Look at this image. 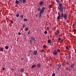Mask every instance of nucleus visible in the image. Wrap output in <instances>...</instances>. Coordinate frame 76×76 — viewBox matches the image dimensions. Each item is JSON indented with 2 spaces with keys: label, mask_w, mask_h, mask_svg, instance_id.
Instances as JSON below:
<instances>
[{
  "label": "nucleus",
  "mask_w": 76,
  "mask_h": 76,
  "mask_svg": "<svg viewBox=\"0 0 76 76\" xmlns=\"http://www.w3.org/2000/svg\"><path fill=\"white\" fill-rule=\"evenodd\" d=\"M61 19H63L64 18V19L66 20L67 19V14L65 13L64 14L63 13H61L60 15Z\"/></svg>",
  "instance_id": "obj_1"
},
{
  "label": "nucleus",
  "mask_w": 76,
  "mask_h": 76,
  "mask_svg": "<svg viewBox=\"0 0 76 76\" xmlns=\"http://www.w3.org/2000/svg\"><path fill=\"white\" fill-rule=\"evenodd\" d=\"M61 51V50H60V49H57V50H55L53 51V55H57V54H58V53H60Z\"/></svg>",
  "instance_id": "obj_2"
},
{
  "label": "nucleus",
  "mask_w": 76,
  "mask_h": 76,
  "mask_svg": "<svg viewBox=\"0 0 76 76\" xmlns=\"http://www.w3.org/2000/svg\"><path fill=\"white\" fill-rule=\"evenodd\" d=\"M58 9L59 10L60 12L61 13L63 12V7H59L58 6Z\"/></svg>",
  "instance_id": "obj_3"
},
{
  "label": "nucleus",
  "mask_w": 76,
  "mask_h": 76,
  "mask_svg": "<svg viewBox=\"0 0 76 76\" xmlns=\"http://www.w3.org/2000/svg\"><path fill=\"white\" fill-rule=\"evenodd\" d=\"M44 12V10L43 9H42L41 11H40L39 18H41V17L42 16V13H43Z\"/></svg>",
  "instance_id": "obj_4"
},
{
  "label": "nucleus",
  "mask_w": 76,
  "mask_h": 76,
  "mask_svg": "<svg viewBox=\"0 0 76 76\" xmlns=\"http://www.w3.org/2000/svg\"><path fill=\"white\" fill-rule=\"evenodd\" d=\"M43 10L44 12V10H45V7H42V9L41 10V8H38V11H41L42 10V9Z\"/></svg>",
  "instance_id": "obj_5"
},
{
  "label": "nucleus",
  "mask_w": 76,
  "mask_h": 76,
  "mask_svg": "<svg viewBox=\"0 0 76 76\" xmlns=\"http://www.w3.org/2000/svg\"><path fill=\"white\" fill-rule=\"evenodd\" d=\"M33 54L34 56H36L37 54V53H38V51H37V50H34L33 51Z\"/></svg>",
  "instance_id": "obj_6"
},
{
  "label": "nucleus",
  "mask_w": 76,
  "mask_h": 76,
  "mask_svg": "<svg viewBox=\"0 0 76 76\" xmlns=\"http://www.w3.org/2000/svg\"><path fill=\"white\" fill-rule=\"evenodd\" d=\"M74 66H75V64L74 63H73L71 64L70 67L71 69H73V68L75 67H74Z\"/></svg>",
  "instance_id": "obj_7"
},
{
  "label": "nucleus",
  "mask_w": 76,
  "mask_h": 76,
  "mask_svg": "<svg viewBox=\"0 0 76 76\" xmlns=\"http://www.w3.org/2000/svg\"><path fill=\"white\" fill-rule=\"evenodd\" d=\"M15 3L16 4L20 5V3L19 2V1H18V0H16L15 1Z\"/></svg>",
  "instance_id": "obj_8"
},
{
  "label": "nucleus",
  "mask_w": 76,
  "mask_h": 76,
  "mask_svg": "<svg viewBox=\"0 0 76 76\" xmlns=\"http://www.w3.org/2000/svg\"><path fill=\"white\" fill-rule=\"evenodd\" d=\"M59 7H63V4H62L61 3H60L59 4V6H58Z\"/></svg>",
  "instance_id": "obj_9"
},
{
  "label": "nucleus",
  "mask_w": 76,
  "mask_h": 76,
  "mask_svg": "<svg viewBox=\"0 0 76 76\" xmlns=\"http://www.w3.org/2000/svg\"><path fill=\"white\" fill-rule=\"evenodd\" d=\"M37 67H38V68H39L41 67V64L38 63L37 64Z\"/></svg>",
  "instance_id": "obj_10"
},
{
  "label": "nucleus",
  "mask_w": 76,
  "mask_h": 76,
  "mask_svg": "<svg viewBox=\"0 0 76 76\" xmlns=\"http://www.w3.org/2000/svg\"><path fill=\"white\" fill-rule=\"evenodd\" d=\"M37 65L35 64L31 66V69H34V67H36Z\"/></svg>",
  "instance_id": "obj_11"
},
{
  "label": "nucleus",
  "mask_w": 76,
  "mask_h": 76,
  "mask_svg": "<svg viewBox=\"0 0 76 76\" xmlns=\"http://www.w3.org/2000/svg\"><path fill=\"white\" fill-rule=\"evenodd\" d=\"M20 72H24V69L23 68H21L20 70Z\"/></svg>",
  "instance_id": "obj_12"
},
{
  "label": "nucleus",
  "mask_w": 76,
  "mask_h": 76,
  "mask_svg": "<svg viewBox=\"0 0 76 76\" xmlns=\"http://www.w3.org/2000/svg\"><path fill=\"white\" fill-rule=\"evenodd\" d=\"M60 18H61L60 15H58L57 17V19H58V20H59V19H60Z\"/></svg>",
  "instance_id": "obj_13"
},
{
  "label": "nucleus",
  "mask_w": 76,
  "mask_h": 76,
  "mask_svg": "<svg viewBox=\"0 0 76 76\" xmlns=\"http://www.w3.org/2000/svg\"><path fill=\"white\" fill-rule=\"evenodd\" d=\"M4 49V48H1V47L0 48V50L1 51H2V52L3 51V50L2 51V50H3Z\"/></svg>",
  "instance_id": "obj_14"
},
{
  "label": "nucleus",
  "mask_w": 76,
  "mask_h": 76,
  "mask_svg": "<svg viewBox=\"0 0 76 76\" xmlns=\"http://www.w3.org/2000/svg\"><path fill=\"white\" fill-rule=\"evenodd\" d=\"M48 42L49 43V44H51V39H49L48 40Z\"/></svg>",
  "instance_id": "obj_15"
},
{
  "label": "nucleus",
  "mask_w": 76,
  "mask_h": 76,
  "mask_svg": "<svg viewBox=\"0 0 76 76\" xmlns=\"http://www.w3.org/2000/svg\"><path fill=\"white\" fill-rule=\"evenodd\" d=\"M5 48L6 50H8V49H9V46H6L5 47Z\"/></svg>",
  "instance_id": "obj_16"
},
{
  "label": "nucleus",
  "mask_w": 76,
  "mask_h": 76,
  "mask_svg": "<svg viewBox=\"0 0 76 76\" xmlns=\"http://www.w3.org/2000/svg\"><path fill=\"white\" fill-rule=\"evenodd\" d=\"M42 4H43V2L42 1L40 2V3H39V5H42Z\"/></svg>",
  "instance_id": "obj_17"
},
{
  "label": "nucleus",
  "mask_w": 76,
  "mask_h": 76,
  "mask_svg": "<svg viewBox=\"0 0 76 76\" xmlns=\"http://www.w3.org/2000/svg\"><path fill=\"white\" fill-rule=\"evenodd\" d=\"M23 0H19V2L20 4V3H22Z\"/></svg>",
  "instance_id": "obj_18"
},
{
  "label": "nucleus",
  "mask_w": 76,
  "mask_h": 76,
  "mask_svg": "<svg viewBox=\"0 0 76 76\" xmlns=\"http://www.w3.org/2000/svg\"><path fill=\"white\" fill-rule=\"evenodd\" d=\"M16 16L17 18H18V17H19V13H18L16 15Z\"/></svg>",
  "instance_id": "obj_19"
},
{
  "label": "nucleus",
  "mask_w": 76,
  "mask_h": 76,
  "mask_svg": "<svg viewBox=\"0 0 76 76\" xmlns=\"http://www.w3.org/2000/svg\"><path fill=\"white\" fill-rule=\"evenodd\" d=\"M49 7L50 8V9H51V8H52V7H53V5H52L51 4L49 5Z\"/></svg>",
  "instance_id": "obj_20"
},
{
  "label": "nucleus",
  "mask_w": 76,
  "mask_h": 76,
  "mask_svg": "<svg viewBox=\"0 0 76 76\" xmlns=\"http://www.w3.org/2000/svg\"><path fill=\"white\" fill-rule=\"evenodd\" d=\"M23 20L25 22H27V20H28V19H27L24 18V19Z\"/></svg>",
  "instance_id": "obj_21"
},
{
  "label": "nucleus",
  "mask_w": 76,
  "mask_h": 76,
  "mask_svg": "<svg viewBox=\"0 0 76 76\" xmlns=\"http://www.w3.org/2000/svg\"><path fill=\"white\" fill-rule=\"evenodd\" d=\"M58 67H61V64H58Z\"/></svg>",
  "instance_id": "obj_22"
},
{
  "label": "nucleus",
  "mask_w": 76,
  "mask_h": 76,
  "mask_svg": "<svg viewBox=\"0 0 76 76\" xmlns=\"http://www.w3.org/2000/svg\"><path fill=\"white\" fill-rule=\"evenodd\" d=\"M25 30L26 31H28V27H26L25 28Z\"/></svg>",
  "instance_id": "obj_23"
},
{
  "label": "nucleus",
  "mask_w": 76,
  "mask_h": 76,
  "mask_svg": "<svg viewBox=\"0 0 76 76\" xmlns=\"http://www.w3.org/2000/svg\"><path fill=\"white\" fill-rule=\"evenodd\" d=\"M22 3H26V0H23Z\"/></svg>",
  "instance_id": "obj_24"
},
{
  "label": "nucleus",
  "mask_w": 76,
  "mask_h": 76,
  "mask_svg": "<svg viewBox=\"0 0 76 76\" xmlns=\"http://www.w3.org/2000/svg\"><path fill=\"white\" fill-rule=\"evenodd\" d=\"M27 56H30V53H27Z\"/></svg>",
  "instance_id": "obj_25"
},
{
  "label": "nucleus",
  "mask_w": 76,
  "mask_h": 76,
  "mask_svg": "<svg viewBox=\"0 0 76 76\" xmlns=\"http://www.w3.org/2000/svg\"><path fill=\"white\" fill-rule=\"evenodd\" d=\"M72 70V68H69L68 70L69 72H71V71Z\"/></svg>",
  "instance_id": "obj_26"
},
{
  "label": "nucleus",
  "mask_w": 76,
  "mask_h": 76,
  "mask_svg": "<svg viewBox=\"0 0 76 76\" xmlns=\"http://www.w3.org/2000/svg\"><path fill=\"white\" fill-rule=\"evenodd\" d=\"M25 26H26L25 25V24H23V25L22 26V27L23 28H24L25 27Z\"/></svg>",
  "instance_id": "obj_27"
},
{
  "label": "nucleus",
  "mask_w": 76,
  "mask_h": 76,
  "mask_svg": "<svg viewBox=\"0 0 76 76\" xmlns=\"http://www.w3.org/2000/svg\"><path fill=\"white\" fill-rule=\"evenodd\" d=\"M10 23H14V22H13V20H11L10 21Z\"/></svg>",
  "instance_id": "obj_28"
},
{
  "label": "nucleus",
  "mask_w": 76,
  "mask_h": 76,
  "mask_svg": "<svg viewBox=\"0 0 76 76\" xmlns=\"http://www.w3.org/2000/svg\"><path fill=\"white\" fill-rule=\"evenodd\" d=\"M11 71H12V72H13V71H14V69H13V68H11Z\"/></svg>",
  "instance_id": "obj_29"
},
{
  "label": "nucleus",
  "mask_w": 76,
  "mask_h": 76,
  "mask_svg": "<svg viewBox=\"0 0 76 76\" xmlns=\"http://www.w3.org/2000/svg\"><path fill=\"white\" fill-rule=\"evenodd\" d=\"M20 17V18H21L22 19H23V15H21Z\"/></svg>",
  "instance_id": "obj_30"
},
{
  "label": "nucleus",
  "mask_w": 76,
  "mask_h": 76,
  "mask_svg": "<svg viewBox=\"0 0 76 76\" xmlns=\"http://www.w3.org/2000/svg\"><path fill=\"white\" fill-rule=\"evenodd\" d=\"M43 47V48H46V46L45 45H44Z\"/></svg>",
  "instance_id": "obj_31"
},
{
  "label": "nucleus",
  "mask_w": 76,
  "mask_h": 76,
  "mask_svg": "<svg viewBox=\"0 0 76 76\" xmlns=\"http://www.w3.org/2000/svg\"><path fill=\"white\" fill-rule=\"evenodd\" d=\"M66 50H69V47L67 46L66 47Z\"/></svg>",
  "instance_id": "obj_32"
},
{
  "label": "nucleus",
  "mask_w": 76,
  "mask_h": 76,
  "mask_svg": "<svg viewBox=\"0 0 76 76\" xmlns=\"http://www.w3.org/2000/svg\"><path fill=\"white\" fill-rule=\"evenodd\" d=\"M44 33L45 34H47V31H44Z\"/></svg>",
  "instance_id": "obj_33"
},
{
  "label": "nucleus",
  "mask_w": 76,
  "mask_h": 76,
  "mask_svg": "<svg viewBox=\"0 0 76 76\" xmlns=\"http://www.w3.org/2000/svg\"><path fill=\"white\" fill-rule=\"evenodd\" d=\"M52 76H56V74L54 73L52 74Z\"/></svg>",
  "instance_id": "obj_34"
},
{
  "label": "nucleus",
  "mask_w": 76,
  "mask_h": 76,
  "mask_svg": "<svg viewBox=\"0 0 76 76\" xmlns=\"http://www.w3.org/2000/svg\"><path fill=\"white\" fill-rule=\"evenodd\" d=\"M57 34H60V31H57Z\"/></svg>",
  "instance_id": "obj_35"
},
{
  "label": "nucleus",
  "mask_w": 76,
  "mask_h": 76,
  "mask_svg": "<svg viewBox=\"0 0 76 76\" xmlns=\"http://www.w3.org/2000/svg\"><path fill=\"white\" fill-rule=\"evenodd\" d=\"M66 64H67V65H68V64H69V62L66 61Z\"/></svg>",
  "instance_id": "obj_36"
},
{
  "label": "nucleus",
  "mask_w": 76,
  "mask_h": 76,
  "mask_svg": "<svg viewBox=\"0 0 76 76\" xmlns=\"http://www.w3.org/2000/svg\"><path fill=\"white\" fill-rule=\"evenodd\" d=\"M28 35H30V34H31V31H28Z\"/></svg>",
  "instance_id": "obj_37"
},
{
  "label": "nucleus",
  "mask_w": 76,
  "mask_h": 76,
  "mask_svg": "<svg viewBox=\"0 0 76 76\" xmlns=\"http://www.w3.org/2000/svg\"><path fill=\"white\" fill-rule=\"evenodd\" d=\"M38 15H38V14H36V17H38Z\"/></svg>",
  "instance_id": "obj_38"
},
{
  "label": "nucleus",
  "mask_w": 76,
  "mask_h": 76,
  "mask_svg": "<svg viewBox=\"0 0 76 76\" xmlns=\"http://www.w3.org/2000/svg\"><path fill=\"white\" fill-rule=\"evenodd\" d=\"M31 40H32V41H34V38L31 37Z\"/></svg>",
  "instance_id": "obj_39"
},
{
  "label": "nucleus",
  "mask_w": 76,
  "mask_h": 76,
  "mask_svg": "<svg viewBox=\"0 0 76 76\" xmlns=\"http://www.w3.org/2000/svg\"><path fill=\"white\" fill-rule=\"evenodd\" d=\"M18 72L19 73H20V72H19V69H18Z\"/></svg>",
  "instance_id": "obj_40"
},
{
  "label": "nucleus",
  "mask_w": 76,
  "mask_h": 76,
  "mask_svg": "<svg viewBox=\"0 0 76 76\" xmlns=\"http://www.w3.org/2000/svg\"><path fill=\"white\" fill-rule=\"evenodd\" d=\"M58 40L59 41H61V38H60V37H59L58 38Z\"/></svg>",
  "instance_id": "obj_41"
},
{
  "label": "nucleus",
  "mask_w": 76,
  "mask_h": 76,
  "mask_svg": "<svg viewBox=\"0 0 76 76\" xmlns=\"http://www.w3.org/2000/svg\"><path fill=\"white\" fill-rule=\"evenodd\" d=\"M18 35H21V33H20V32H18Z\"/></svg>",
  "instance_id": "obj_42"
},
{
  "label": "nucleus",
  "mask_w": 76,
  "mask_h": 76,
  "mask_svg": "<svg viewBox=\"0 0 76 76\" xmlns=\"http://www.w3.org/2000/svg\"><path fill=\"white\" fill-rule=\"evenodd\" d=\"M47 30H49V27H47Z\"/></svg>",
  "instance_id": "obj_43"
},
{
  "label": "nucleus",
  "mask_w": 76,
  "mask_h": 76,
  "mask_svg": "<svg viewBox=\"0 0 76 76\" xmlns=\"http://www.w3.org/2000/svg\"><path fill=\"white\" fill-rule=\"evenodd\" d=\"M61 41H62V42H63V39H61Z\"/></svg>",
  "instance_id": "obj_44"
},
{
  "label": "nucleus",
  "mask_w": 76,
  "mask_h": 76,
  "mask_svg": "<svg viewBox=\"0 0 76 76\" xmlns=\"http://www.w3.org/2000/svg\"><path fill=\"white\" fill-rule=\"evenodd\" d=\"M69 68L67 67L66 68V70H69Z\"/></svg>",
  "instance_id": "obj_45"
},
{
  "label": "nucleus",
  "mask_w": 76,
  "mask_h": 76,
  "mask_svg": "<svg viewBox=\"0 0 76 76\" xmlns=\"http://www.w3.org/2000/svg\"><path fill=\"white\" fill-rule=\"evenodd\" d=\"M2 69L3 70H5V68L4 67H3V68Z\"/></svg>",
  "instance_id": "obj_46"
},
{
  "label": "nucleus",
  "mask_w": 76,
  "mask_h": 76,
  "mask_svg": "<svg viewBox=\"0 0 76 76\" xmlns=\"http://www.w3.org/2000/svg\"><path fill=\"white\" fill-rule=\"evenodd\" d=\"M73 31L74 32H76V30L75 29H74Z\"/></svg>",
  "instance_id": "obj_47"
},
{
  "label": "nucleus",
  "mask_w": 76,
  "mask_h": 76,
  "mask_svg": "<svg viewBox=\"0 0 76 76\" xmlns=\"http://www.w3.org/2000/svg\"><path fill=\"white\" fill-rule=\"evenodd\" d=\"M58 16H60V12H58Z\"/></svg>",
  "instance_id": "obj_48"
},
{
  "label": "nucleus",
  "mask_w": 76,
  "mask_h": 76,
  "mask_svg": "<svg viewBox=\"0 0 76 76\" xmlns=\"http://www.w3.org/2000/svg\"><path fill=\"white\" fill-rule=\"evenodd\" d=\"M41 52H42V53H43V52H44V50H41Z\"/></svg>",
  "instance_id": "obj_49"
},
{
  "label": "nucleus",
  "mask_w": 76,
  "mask_h": 76,
  "mask_svg": "<svg viewBox=\"0 0 76 76\" xmlns=\"http://www.w3.org/2000/svg\"><path fill=\"white\" fill-rule=\"evenodd\" d=\"M28 52H29V53H31V50H28Z\"/></svg>",
  "instance_id": "obj_50"
},
{
  "label": "nucleus",
  "mask_w": 76,
  "mask_h": 76,
  "mask_svg": "<svg viewBox=\"0 0 76 76\" xmlns=\"http://www.w3.org/2000/svg\"><path fill=\"white\" fill-rule=\"evenodd\" d=\"M57 70H59V71H60V69H59V68H58V69Z\"/></svg>",
  "instance_id": "obj_51"
},
{
  "label": "nucleus",
  "mask_w": 76,
  "mask_h": 76,
  "mask_svg": "<svg viewBox=\"0 0 76 76\" xmlns=\"http://www.w3.org/2000/svg\"><path fill=\"white\" fill-rule=\"evenodd\" d=\"M59 70H60L61 69V67H59Z\"/></svg>",
  "instance_id": "obj_52"
},
{
  "label": "nucleus",
  "mask_w": 76,
  "mask_h": 76,
  "mask_svg": "<svg viewBox=\"0 0 76 76\" xmlns=\"http://www.w3.org/2000/svg\"><path fill=\"white\" fill-rule=\"evenodd\" d=\"M57 3H59V1H57Z\"/></svg>",
  "instance_id": "obj_53"
},
{
  "label": "nucleus",
  "mask_w": 76,
  "mask_h": 76,
  "mask_svg": "<svg viewBox=\"0 0 76 76\" xmlns=\"http://www.w3.org/2000/svg\"><path fill=\"white\" fill-rule=\"evenodd\" d=\"M65 23L64 22L63 23V25H65Z\"/></svg>",
  "instance_id": "obj_54"
},
{
  "label": "nucleus",
  "mask_w": 76,
  "mask_h": 76,
  "mask_svg": "<svg viewBox=\"0 0 76 76\" xmlns=\"http://www.w3.org/2000/svg\"><path fill=\"white\" fill-rule=\"evenodd\" d=\"M64 9H66V7H65L64 8Z\"/></svg>",
  "instance_id": "obj_55"
},
{
  "label": "nucleus",
  "mask_w": 76,
  "mask_h": 76,
  "mask_svg": "<svg viewBox=\"0 0 76 76\" xmlns=\"http://www.w3.org/2000/svg\"><path fill=\"white\" fill-rule=\"evenodd\" d=\"M32 40H30V42H32Z\"/></svg>",
  "instance_id": "obj_56"
},
{
  "label": "nucleus",
  "mask_w": 76,
  "mask_h": 76,
  "mask_svg": "<svg viewBox=\"0 0 76 76\" xmlns=\"http://www.w3.org/2000/svg\"><path fill=\"white\" fill-rule=\"evenodd\" d=\"M75 53H76V50H75Z\"/></svg>",
  "instance_id": "obj_57"
},
{
  "label": "nucleus",
  "mask_w": 76,
  "mask_h": 76,
  "mask_svg": "<svg viewBox=\"0 0 76 76\" xmlns=\"http://www.w3.org/2000/svg\"><path fill=\"white\" fill-rule=\"evenodd\" d=\"M24 37H26V35H24Z\"/></svg>",
  "instance_id": "obj_58"
},
{
  "label": "nucleus",
  "mask_w": 76,
  "mask_h": 76,
  "mask_svg": "<svg viewBox=\"0 0 76 76\" xmlns=\"http://www.w3.org/2000/svg\"><path fill=\"white\" fill-rule=\"evenodd\" d=\"M19 72H20H20H21V71H20V70Z\"/></svg>",
  "instance_id": "obj_59"
},
{
  "label": "nucleus",
  "mask_w": 76,
  "mask_h": 76,
  "mask_svg": "<svg viewBox=\"0 0 76 76\" xmlns=\"http://www.w3.org/2000/svg\"><path fill=\"white\" fill-rule=\"evenodd\" d=\"M31 44H32V42H30Z\"/></svg>",
  "instance_id": "obj_60"
},
{
  "label": "nucleus",
  "mask_w": 76,
  "mask_h": 76,
  "mask_svg": "<svg viewBox=\"0 0 76 76\" xmlns=\"http://www.w3.org/2000/svg\"><path fill=\"white\" fill-rule=\"evenodd\" d=\"M34 40L35 41V39H34Z\"/></svg>",
  "instance_id": "obj_61"
},
{
  "label": "nucleus",
  "mask_w": 76,
  "mask_h": 76,
  "mask_svg": "<svg viewBox=\"0 0 76 76\" xmlns=\"http://www.w3.org/2000/svg\"><path fill=\"white\" fill-rule=\"evenodd\" d=\"M56 0V1H58V0Z\"/></svg>",
  "instance_id": "obj_62"
},
{
  "label": "nucleus",
  "mask_w": 76,
  "mask_h": 76,
  "mask_svg": "<svg viewBox=\"0 0 76 76\" xmlns=\"http://www.w3.org/2000/svg\"><path fill=\"white\" fill-rule=\"evenodd\" d=\"M23 59H24V58H23L22 60H23Z\"/></svg>",
  "instance_id": "obj_63"
},
{
  "label": "nucleus",
  "mask_w": 76,
  "mask_h": 76,
  "mask_svg": "<svg viewBox=\"0 0 76 76\" xmlns=\"http://www.w3.org/2000/svg\"><path fill=\"white\" fill-rule=\"evenodd\" d=\"M25 39H26V38H25Z\"/></svg>",
  "instance_id": "obj_64"
}]
</instances>
